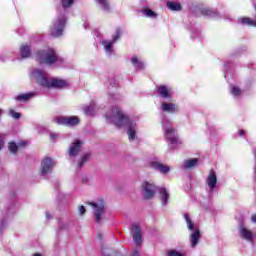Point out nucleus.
Wrapping results in <instances>:
<instances>
[{"label":"nucleus","mask_w":256,"mask_h":256,"mask_svg":"<svg viewBox=\"0 0 256 256\" xmlns=\"http://www.w3.org/2000/svg\"><path fill=\"white\" fill-rule=\"evenodd\" d=\"M107 123H112L116 127H124L127 130L129 141L137 139V122L129 118L119 106H112L105 114Z\"/></svg>","instance_id":"1"},{"label":"nucleus","mask_w":256,"mask_h":256,"mask_svg":"<svg viewBox=\"0 0 256 256\" xmlns=\"http://www.w3.org/2000/svg\"><path fill=\"white\" fill-rule=\"evenodd\" d=\"M28 142L23 140L18 143L15 142H9L8 143V151L12 153V155H15L19 149H23V147H27Z\"/></svg>","instance_id":"17"},{"label":"nucleus","mask_w":256,"mask_h":256,"mask_svg":"<svg viewBox=\"0 0 256 256\" xmlns=\"http://www.w3.org/2000/svg\"><path fill=\"white\" fill-rule=\"evenodd\" d=\"M238 232H239V237L241 239H244V241H249V242L253 241V237H254L253 232H251V230L247 229L245 226H240Z\"/></svg>","instance_id":"19"},{"label":"nucleus","mask_w":256,"mask_h":256,"mask_svg":"<svg viewBox=\"0 0 256 256\" xmlns=\"http://www.w3.org/2000/svg\"><path fill=\"white\" fill-rule=\"evenodd\" d=\"M132 256H139V251L134 250L133 253H132Z\"/></svg>","instance_id":"45"},{"label":"nucleus","mask_w":256,"mask_h":256,"mask_svg":"<svg viewBox=\"0 0 256 256\" xmlns=\"http://www.w3.org/2000/svg\"><path fill=\"white\" fill-rule=\"evenodd\" d=\"M103 256H110L109 254H105V250H102Z\"/></svg>","instance_id":"48"},{"label":"nucleus","mask_w":256,"mask_h":256,"mask_svg":"<svg viewBox=\"0 0 256 256\" xmlns=\"http://www.w3.org/2000/svg\"><path fill=\"white\" fill-rule=\"evenodd\" d=\"M238 135H240V137H243V135H245V130H239Z\"/></svg>","instance_id":"42"},{"label":"nucleus","mask_w":256,"mask_h":256,"mask_svg":"<svg viewBox=\"0 0 256 256\" xmlns=\"http://www.w3.org/2000/svg\"><path fill=\"white\" fill-rule=\"evenodd\" d=\"M150 167L152 169H155L156 171H159V173H162L163 175H167V173H169V171H171V168H169V166L164 165L159 160L150 161Z\"/></svg>","instance_id":"14"},{"label":"nucleus","mask_w":256,"mask_h":256,"mask_svg":"<svg viewBox=\"0 0 256 256\" xmlns=\"http://www.w3.org/2000/svg\"><path fill=\"white\" fill-rule=\"evenodd\" d=\"M50 139L55 143L56 140L59 139V134L57 133H50Z\"/></svg>","instance_id":"39"},{"label":"nucleus","mask_w":256,"mask_h":256,"mask_svg":"<svg viewBox=\"0 0 256 256\" xmlns=\"http://www.w3.org/2000/svg\"><path fill=\"white\" fill-rule=\"evenodd\" d=\"M83 147V141L75 140L69 147L68 154L69 157H77Z\"/></svg>","instance_id":"15"},{"label":"nucleus","mask_w":256,"mask_h":256,"mask_svg":"<svg viewBox=\"0 0 256 256\" xmlns=\"http://www.w3.org/2000/svg\"><path fill=\"white\" fill-rule=\"evenodd\" d=\"M199 165V159L193 158L185 160L182 164V168L184 169H193L194 167H197Z\"/></svg>","instance_id":"24"},{"label":"nucleus","mask_w":256,"mask_h":256,"mask_svg":"<svg viewBox=\"0 0 256 256\" xmlns=\"http://www.w3.org/2000/svg\"><path fill=\"white\" fill-rule=\"evenodd\" d=\"M53 218V216H51V214H49V212H46V219H52Z\"/></svg>","instance_id":"43"},{"label":"nucleus","mask_w":256,"mask_h":256,"mask_svg":"<svg viewBox=\"0 0 256 256\" xmlns=\"http://www.w3.org/2000/svg\"><path fill=\"white\" fill-rule=\"evenodd\" d=\"M161 125L164 131V135L168 143L169 149H177V147H179V145H181L183 141L179 139V136L175 132V128H173L171 120H169L167 116H162Z\"/></svg>","instance_id":"5"},{"label":"nucleus","mask_w":256,"mask_h":256,"mask_svg":"<svg viewBox=\"0 0 256 256\" xmlns=\"http://www.w3.org/2000/svg\"><path fill=\"white\" fill-rule=\"evenodd\" d=\"M191 37H192V39H195V35L192 34Z\"/></svg>","instance_id":"52"},{"label":"nucleus","mask_w":256,"mask_h":256,"mask_svg":"<svg viewBox=\"0 0 256 256\" xmlns=\"http://www.w3.org/2000/svg\"><path fill=\"white\" fill-rule=\"evenodd\" d=\"M230 92H231V95H233V97L235 98L241 97V94L243 93L241 91V88L235 85H230Z\"/></svg>","instance_id":"30"},{"label":"nucleus","mask_w":256,"mask_h":256,"mask_svg":"<svg viewBox=\"0 0 256 256\" xmlns=\"http://www.w3.org/2000/svg\"><path fill=\"white\" fill-rule=\"evenodd\" d=\"M200 13L204 15V17H210L211 19H219V12L211 7H203L200 9Z\"/></svg>","instance_id":"20"},{"label":"nucleus","mask_w":256,"mask_h":256,"mask_svg":"<svg viewBox=\"0 0 256 256\" xmlns=\"http://www.w3.org/2000/svg\"><path fill=\"white\" fill-rule=\"evenodd\" d=\"M167 7L170 11H181L182 9L181 4L177 2H167Z\"/></svg>","instance_id":"31"},{"label":"nucleus","mask_w":256,"mask_h":256,"mask_svg":"<svg viewBox=\"0 0 256 256\" xmlns=\"http://www.w3.org/2000/svg\"><path fill=\"white\" fill-rule=\"evenodd\" d=\"M160 193V201L163 206L167 205V202L169 201V192L165 188H160L159 189Z\"/></svg>","instance_id":"28"},{"label":"nucleus","mask_w":256,"mask_h":256,"mask_svg":"<svg viewBox=\"0 0 256 256\" xmlns=\"http://www.w3.org/2000/svg\"><path fill=\"white\" fill-rule=\"evenodd\" d=\"M34 97H37V92H28V93L19 94L15 96L14 99L19 103H27V101H30V99H34Z\"/></svg>","instance_id":"21"},{"label":"nucleus","mask_w":256,"mask_h":256,"mask_svg":"<svg viewBox=\"0 0 256 256\" xmlns=\"http://www.w3.org/2000/svg\"><path fill=\"white\" fill-rule=\"evenodd\" d=\"M85 211H86L85 206H80V207H79V213H80V215H85Z\"/></svg>","instance_id":"41"},{"label":"nucleus","mask_w":256,"mask_h":256,"mask_svg":"<svg viewBox=\"0 0 256 256\" xmlns=\"http://www.w3.org/2000/svg\"><path fill=\"white\" fill-rule=\"evenodd\" d=\"M5 225H7V220H0V233H3V231L5 230Z\"/></svg>","instance_id":"38"},{"label":"nucleus","mask_w":256,"mask_h":256,"mask_svg":"<svg viewBox=\"0 0 256 256\" xmlns=\"http://www.w3.org/2000/svg\"><path fill=\"white\" fill-rule=\"evenodd\" d=\"M20 54L22 59H27L29 57H31V46L27 45V44H23L20 47Z\"/></svg>","instance_id":"26"},{"label":"nucleus","mask_w":256,"mask_h":256,"mask_svg":"<svg viewBox=\"0 0 256 256\" xmlns=\"http://www.w3.org/2000/svg\"><path fill=\"white\" fill-rule=\"evenodd\" d=\"M157 193V186L153 182L144 181L142 183V195L144 199H153Z\"/></svg>","instance_id":"9"},{"label":"nucleus","mask_w":256,"mask_h":256,"mask_svg":"<svg viewBox=\"0 0 256 256\" xmlns=\"http://www.w3.org/2000/svg\"><path fill=\"white\" fill-rule=\"evenodd\" d=\"M3 115V109L0 108V117Z\"/></svg>","instance_id":"50"},{"label":"nucleus","mask_w":256,"mask_h":256,"mask_svg":"<svg viewBox=\"0 0 256 256\" xmlns=\"http://www.w3.org/2000/svg\"><path fill=\"white\" fill-rule=\"evenodd\" d=\"M33 256H43L40 253H35Z\"/></svg>","instance_id":"49"},{"label":"nucleus","mask_w":256,"mask_h":256,"mask_svg":"<svg viewBox=\"0 0 256 256\" xmlns=\"http://www.w3.org/2000/svg\"><path fill=\"white\" fill-rule=\"evenodd\" d=\"M89 157H91V154L86 153L82 156L81 161L78 163V167H83V165H85V163H87V161H89Z\"/></svg>","instance_id":"34"},{"label":"nucleus","mask_w":256,"mask_h":256,"mask_svg":"<svg viewBox=\"0 0 256 256\" xmlns=\"http://www.w3.org/2000/svg\"><path fill=\"white\" fill-rule=\"evenodd\" d=\"M160 110L163 111V113H177L179 111V108H177V105L175 103L171 102H162L160 105Z\"/></svg>","instance_id":"18"},{"label":"nucleus","mask_w":256,"mask_h":256,"mask_svg":"<svg viewBox=\"0 0 256 256\" xmlns=\"http://www.w3.org/2000/svg\"><path fill=\"white\" fill-rule=\"evenodd\" d=\"M79 121L77 116L57 117L54 119L56 125H64L65 127H75V125H79Z\"/></svg>","instance_id":"12"},{"label":"nucleus","mask_w":256,"mask_h":256,"mask_svg":"<svg viewBox=\"0 0 256 256\" xmlns=\"http://www.w3.org/2000/svg\"><path fill=\"white\" fill-rule=\"evenodd\" d=\"M239 25H246L247 27H256V20H253L249 17H240L237 19Z\"/></svg>","instance_id":"23"},{"label":"nucleus","mask_w":256,"mask_h":256,"mask_svg":"<svg viewBox=\"0 0 256 256\" xmlns=\"http://www.w3.org/2000/svg\"><path fill=\"white\" fill-rule=\"evenodd\" d=\"M121 35H123V30H121V28H117L114 35L112 36L111 41H113V43H117V41L121 39Z\"/></svg>","instance_id":"32"},{"label":"nucleus","mask_w":256,"mask_h":256,"mask_svg":"<svg viewBox=\"0 0 256 256\" xmlns=\"http://www.w3.org/2000/svg\"><path fill=\"white\" fill-rule=\"evenodd\" d=\"M251 221H252V223H256V214H254V215L251 217Z\"/></svg>","instance_id":"44"},{"label":"nucleus","mask_w":256,"mask_h":256,"mask_svg":"<svg viewBox=\"0 0 256 256\" xmlns=\"http://www.w3.org/2000/svg\"><path fill=\"white\" fill-rule=\"evenodd\" d=\"M0 61H5V55L0 56Z\"/></svg>","instance_id":"47"},{"label":"nucleus","mask_w":256,"mask_h":256,"mask_svg":"<svg viewBox=\"0 0 256 256\" xmlns=\"http://www.w3.org/2000/svg\"><path fill=\"white\" fill-rule=\"evenodd\" d=\"M253 153H254V158H255V161H256V151H253ZM254 173H256V164L254 166Z\"/></svg>","instance_id":"46"},{"label":"nucleus","mask_w":256,"mask_h":256,"mask_svg":"<svg viewBox=\"0 0 256 256\" xmlns=\"http://www.w3.org/2000/svg\"><path fill=\"white\" fill-rule=\"evenodd\" d=\"M15 213V207L12 206L11 208H9L6 212L8 217H11V215H13Z\"/></svg>","instance_id":"40"},{"label":"nucleus","mask_w":256,"mask_h":256,"mask_svg":"<svg viewBox=\"0 0 256 256\" xmlns=\"http://www.w3.org/2000/svg\"><path fill=\"white\" fill-rule=\"evenodd\" d=\"M183 217L187 225L188 231H192V233L190 234L191 247H197L199 239H201V232L199 231V228L195 226V222H193L189 214L185 213Z\"/></svg>","instance_id":"6"},{"label":"nucleus","mask_w":256,"mask_h":256,"mask_svg":"<svg viewBox=\"0 0 256 256\" xmlns=\"http://www.w3.org/2000/svg\"><path fill=\"white\" fill-rule=\"evenodd\" d=\"M156 91L158 97L161 99H167L168 101H171L173 99V88L169 85H158L156 86Z\"/></svg>","instance_id":"11"},{"label":"nucleus","mask_w":256,"mask_h":256,"mask_svg":"<svg viewBox=\"0 0 256 256\" xmlns=\"http://www.w3.org/2000/svg\"><path fill=\"white\" fill-rule=\"evenodd\" d=\"M138 13H141L143 17H148L149 19H155L157 17V13L153 12V10L149 8H143L138 10Z\"/></svg>","instance_id":"27"},{"label":"nucleus","mask_w":256,"mask_h":256,"mask_svg":"<svg viewBox=\"0 0 256 256\" xmlns=\"http://www.w3.org/2000/svg\"><path fill=\"white\" fill-rule=\"evenodd\" d=\"M131 64L133 65L134 69H136V71H143V69H145V63H143L141 59L137 58V56H132Z\"/></svg>","instance_id":"22"},{"label":"nucleus","mask_w":256,"mask_h":256,"mask_svg":"<svg viewBox=\"0 0 256 256\" xmlns=\"http://www.w3.org/2000/svg\"><path fill=\"white\" fill-rule=\"evenodd\" d=\"M55 165H57V162L53 158L45 157L41 161L40 175L42 177H45V175H50V173H53Z\"/></svg>","instance_id":"8"},{"label":"nucleus","mask_w":256,"mask_h":256,"mask_svg":"<svg viewBox=\"0 0 256 256\" xmlns=\"http://www.w3.org/2000/svg\"><path fill=\"white\" fill-rule=\"evenodd\" d=\"M101 45L103 46L104 52L107 55V57L115 55V48H113L115 42H113L112 40L104 39L101 41Z\"/></svg>","instance_id":"16"},{"label":"nucleus","mask_w":256,"mask_h":256,"mask_svg":"<svg viewBox=\"0 0 256 256\" xmlns=\"http://www.w3.org/2000/svg\"><path fill=\"white\" fill-rule=\"evenodd\" d=\"M30 75L32 79L40 85V87H44L46 89H51V87L54 89H63V87H67V81L57 78L49 79L45 71L37 68L32 69Z\"/></svg>","instance_id":"3"},{"label":"nucleus","mask_w":256,"mask_h":256,"mask_svg":"<svg viewBox=\"0 0 256 256\" xmlns=\"http://www.w3.org/2000/svg\"><path fill=\"white\" fill-rule=\"evenodd\" d=\"M130 233L134 243L139 247V245L143 243V232L141 231V227L137 224H133Z\"/></svg>","instance_id":"13"},{"label":"nucleus","mask_w":256,"mask_h":256,"mask_svg":"<svg viewBox=\"0 0 256 256\" xmlns=\"http://www.w3.org/2000/svg\"><path fill=\"white\" fill-rule=\"evenodd\" d=\"M37 61L49 67H65V60L53 48H44L36 54Z\"/></svg>","instance_id":"4"},{"label":"nucleus","mask_w":256,"mask_h":256,"mask_svg":"<svg viewBox=\"0 0 256 256\" xmlns=\"http://www.w3.org/2000/svg\"><path fill=\"white\" fill-rule=\"evenodd\" d=\"M90 205L93 209L94 221L96 223H101L103 215H105V202L103 200H97L95 202H91Z\"/></svg>","instance_id":"7"},{"label":"nucleus","mask_w":256,"mask_h":256,"mask_svg":"<svg viewBox=\"0 0 256 256\" xmlns=\"http://www.w3.org/2000/svg\"><path fill=\"white\" fill-rule=\"evenodd\" d=\"M95 111V107L93 105H90V106H86L84 108V113L86 115H93V112Z\"/></svg>","instance_id":"36"},{"label":"nucleus","mask_w":256,"mask_h":256,"mask_svg":"<svg viewBox=\"0 0 256 256\" xmlns=\"http://www.w3.org/2000/svg\"><path fill=\"white\" fill-rule=\"evenodd\" d=\"M84 29H87V23H84Z\"/></svg>","instance_id":"51"},{"label":"nucleus","mask_w":256,"mask_h":256,"mask_svg":"<svg viewBox=\"0 0 256 256\" xmlns=\"http://www.w3.org/2000/svg\"><path fill=\"white\" fill-rule=\"evenodd\" d=\"M5 137H7L6 134H0V151H1V149H3V147L5 145Z\"/></svg>","instance_id":"37"},{"label":"nucleus","mask_w":256,"mask_h":256,"mask_svg":"<svg viewBox=\"0 0 256 256\" xmlns=\"http://www.w3.org/2000/svg\"><path fill=\"white\" fill-rule=\"evenodd\" d=\"M98 7L104 11L105 13H109L111 11V5L108 0H95Z\"/></svg>","instance_id":"25"},{"label":"nucleus","mask_w":256,"mask_h":256,"mask_svg":"<svg viewBox=\"0 0 256 256\" xmlns=\"http://www.w3.org/2000/svg\"><path fill=\"white\" fill-rule=\"evenodd\" d=\"M206 190L210 196L217 191V173L214 170H211L206 178Z\"/></svg>","instance_id":"10"},{"label":"nucleus","mask_w":256,"mask_h":256,"mask_svg":"<svg viewBox=\"0 0 256 256\" xmlns=\"http://www.w3.org/2000/svg\"><path fill=\"white\" fill-rule=\"evenodd\" d=\"M75 0H61L62 10L59 11L58 16L53 21L50 27V35L52 37H61L67 25V9L73 5Z\"/></svg>","instance_id":"2"},{"label":"nucleus","mask_w":256,"mask_h":256,"mask_svg":"<svg viewBox=\"0 0 256 256\" xmlns=\"http://www.w3.org/2000/svg\"><path fill=\"white\" fill-rule=\"evenodd\" d=\"M121 100V95L119 94H110L108 97L109 103H119Z\"/></svg>","instance_id":"33"},{"label":"nucleus","mask_w":256,"mask_h":256,"mask_svg":"<svg viewBox=\"0 0 256 256\" xmlns=\"http://www.w3.org/2000/svg\"><path fill=\"white\" fill-rule=\"evenodd\" d=\"M8 114L10 115V117H12L13 119H21V113L19 112H15V110L10 109Z\"/></svg>","instance_id":"35"},{"label":"nucleus","mask_w":256,"mask_h":256,"mask_svg":"<svg viewBox=\"0 0 256 256\" xmlns=\"http://www.w3.org/2000/svg\"><path fill=\"white\" fill-rule=\"evenodd\" d=\"M224 68H225L224 77H225V79H227V77H229V75H231V72L235 68V64L233 62H225Z\"/></svg>","instance_id":"29"}]
</instances>
